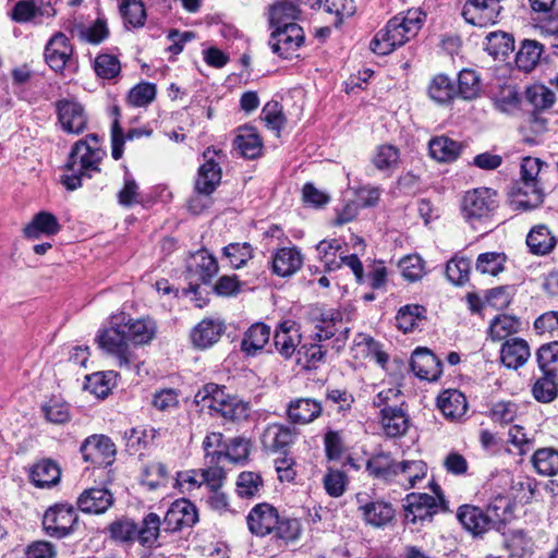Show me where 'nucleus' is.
<instances>
[{"instance_id": "obj_2", "label": "nucleus", "mask_w": 558, "mask_h": 558, "mask_svg": "<svg viewBox=\"0 0 558 558\" xmlns=\"http://www.w3.org/2000/svg\"><path fill=\"white\" fill-rule=\"evenodd\" d=\"M310 319L314 326L312 338L315 343L303 344L299 353L303 352L307 362L317 363L323 361L327 352L318 342L333 339L332 348L340 351L349 338L350 327L343 320L341 311L337 308H312Z\"/></svg>"}, {"instance_id": "obj_6", "label": "nucleus", "mask_w": 558, "mask_h": 558, "mask_svg": "<svg viewBox=\"0 0 558 558\" xmlns=\"http://www.w3.org/2000/svg\"><path fill=\"white\" fill-rule=\"evenodd\" d=\"M543 162L536 157H524L521 161V182L512 190V196L517 209L531 210L537 208L544 201V192L538 185V174L542 171Z\"/></svg>"}, {"instance_id": "obj_41", "label": "nucleus", "mask_w": 558, "mask_h": 558, "mask_svg": "<svg viewBox=\"0 0 558 558\" xmlns=\"http://www.w3.org/2000/svg\"><path fill=\"white\" fill-rule=\"evenodd\" d=\"M426 318V310L418 304H408L399 308L396 315V326L403 333H409L418 327V323Z\"/></svg>"}, {"instance_id": "obj_7", "label": "nucleus", "mask_w": 558, "mask_h": 558, "mask_svg": "<svg viewBox=\"0 0 558 558\" xmlns=\"http://www.w3.org/2000/svg\"><path fill=\"white\" fill-rule=\"evenodd\" d=\"M195 402L230 422H239L248 416L247 403L227 395L223 388L213 383L205 385L195 395Z\"/></svg>"}, {"instance_id": "obj_27", "label": "nucleus", "mask_w": 558, "mask_h": 558, "mask_svg": "<svg viewBox=\"0 0 558 558\" xmlns=\"http://www.w3.org/2000/svg\"><path fill=\"white\" fill-rule=\"evenodd\" d=\"M112 504L113 496L106 488L85 489L77 499L78 509L85 513H104Z\"/></svg>"}, {"instance_id": "obj_32", "label": "nucleus", "mask_w": 558, "mask_h": 558, "mask_svg": "<svg viewBox=\"0 0 558 558\" xmlns=\"http://www.w3.org/2000/svg\"><path fill=\"white\" fill-rule=\"evenodd\" d=\"M380 423L387 437H400L409 429V416L402 407L380 410Z\"/></svg>"}, {"instance_id": "obj_15", "label": "nucleus", "mask_w": 558, "mask_h": 558, "mask_svg": "<svg viewBox=\"0 0 558 558\" xmlns=\"http://www.w3.org/2000/svg\"><path fill=\"white\" fill-rule=\"evenodd\" d=\"M299 434V429L295 426L271 423L265 427L260 441L265 450L286 454L296 440Z\"/></svg>"}, {"instance_id": "obj_46", "label": "nucleus", "mask_w": 558, "mask_h": 558, "mask_svg": "<svg viewBox=\"0 0 558 558\" xmlns=\"http://www.w3.org/2000/svg\"><path fill=\"white\" fill-rule=\"evenodd\" d=\"M233 146L243 157L254 159L260 155L263 143L257 133L247 129L235 136Z\"/></svg>"}, {"instance_id": "obj_22", "label": "nucleus", "mask_w": 558, "mask_h": 558, "mask_svg": "<svg viewBox=\"0 0 558 558\" xmlns=\"http://www.w3.org/2000/svg\"><path fill=\"white\" fill-rule=\"evenodd\" d=\"M411 369L421 379L437 380L442 374L440 360L428 349L417 348L411 356Z\"/></svg>"}, {"instance_id": "obj_28", "label": "nucleus", "mask_w": 558, "mask_h": 558, "mask_svg": "<svg viewBox=\"0 0 558 558\" xmlns=\"http://www.w3.org/2000/svg\"><path fill=\"white\" fill-rule=\"evenodd\" d=\"M186 270L194 279H213L219 270L216 257L207 250L197 251L186 264Z\"/></svg>"}, {"instance_id": "obj_24", "label": "nucleus", "mask_w": 558, "mask_h": 558, "mask_svg": "<svg viewBox=\"0 0 558 558\" xmlns=\"http://www.w3.org/2000/svg\"><path fill=\"white\" fill-rule=\"evenodd\" d=\"M486 518L484 508L474 505H462L457 510L458 521L474 536L483 535L493 530Z\"/></svg>"}, {"instance_id": "obj_23", "label": "nucleus", "mask_w": 558, "mask_h": 558, "mask_svg": "<svg viewBox=\"0 0 558 558\" xmlns=\"http://www.w3.org/2000/svg\"><path fill=\"white\" fill-rule=\"evenodd\" d=\"M365 496L363 494L356 495L360 504L359 510L362 512L365 522L375 527H383L390 523L395 518L392 505L383 500L364 502Z\"/></svg>"}, {"instance_id": "obj_64", "label": "nucleus", "mask_w": 558, "mask_h": 558, "mask_svg": "<svg viewBox=\"0 0 558 558\" xmlns=\"http://www.w3.org/2000/svg\"><path fill=\"white\" fill-rule=\"evenodd\" d=\"M348 485V476L340 470L329 469L324 476V487L331 497H340L344 494Z\"/></svg>"}, {"instance_id": "obj_3", "label": "nucleus", "mask_w": 558, "mask_h": 558, "mask_svg": "<svg viewBox=\"0 0 558 558\" xmlns=\"http://www.w3.org/2000/svg\"><path fill=\"white\" fill-rule=\"evenodd\" d=\"M246 523L253 535L257 537L270 535L278 547H284L298 541L302 533L300 520L281 517L268 502L255 505L246 515Z\"/></svg>"}, {"instance_id": "obj_42", "label": "nucleus", "mask_w": 558, "mask_h": 558, "mask_svg": "<svg viewBox=\"0 0 558 558\" xmlns=\"http://www.w3.org/2000/svg\"><path fill=\"white\" fill-rule=\"evenodd\" d=\"M521 322L515 316L497 315L493 318L488 328V336L493 341H501L511 335L519 332Z\"/></svg>"}, {"instance_id": "obj_16", "label": "nucleus", "mask_w": 558, "mask_h": 558, "mask_svg": "<svg viewBox=\"0 0 558 558\" xmlns=\"http://www.w3.org/2000/svg\"><path fill=\"white\" fill-rule=\"evenodd\" d=\"M400 461L390 451L377 450L366 461L367 474L384 484H396Z\"/></svg>"}, {"instance_id": "obj_54", "label": "nucleus", "mask_w": 558, "mask_h": 558, "mask_svg": "<svg viewBox=\"0 0 558 558\" xmlns=\"http://www.w3.org/2000/svg\"><path fill=\"white\" fill-rule=\"evenodd\" d=\"M525 97L533 106V111L546 110L555 104L556 96L553 90L542 84H535L526 88Z\"/></svg>"}, {"instance_id": "obj_40", "label": "nucleus", "mask_w": 558, "mask_h": 558, "mask_svg": "<svg viewBox=\"0 0 558 558\" xmlns=\"http://www.w3.org/2000/svg\"><path fill=\"white\" fill-rule=\"evenodd\" d=\"M119 12L125 28H140L145 25L147 14L142 0H121Z\"/></svg>"}, {"instance_id": "obj_44", "label": "nucleus", "mask_w": 558, "mask_h": 558, "mask_svg": "<svg viewBox=\"0 0 558 558\" xmlns=\"http://www.w3.org/2000/svg\"><path fill=\"white\" fill-rule=\"evenodd\" d=\"M292 329L293 323L284 322L274 335L275 347L284 357L292 356L299 343L300 335L298 330H294V333H292Z\"/></svg>"}, {"instance_id": "obj_20", "label": "nucleus", "mask_w": 558, "mask_h": 558, "mask_svg": "<svg viewBox=\"0 0 558 558\" xmlns=\"http://www.w3.org/2000/svg\"><path fill=\"white\" fill-rule=\"evenodd\" d=\"M226 330L223 320L204 318L191 330L190 338L195 348L206 350L216 344Z\"/></svg>"}, {"instance_id": "obj_19", "label": "nucleus", "mask_w": 558, "mask_h": 558, "mask_svg": "<svg viewBox=\"0 0 558 558\" xmlns=\"http://www.w3.org/2000/svg\"><path fill=\"white\" fill-rule=\"evenodd\" d=\"M198 521V513L195 505L187 499L175 500L163 518L166 531L175 532L184 527H191Z\"/></svg>"}, {"instance_id": "obj_55", "label": "nucleus", "mask_w": 558, "mask_h": 558, "mask_svg": "<svg viewBox=\"0 0 558 558\" xmlns=\"http://www.w3.org/2000/svg\"><path fill=\"white\" fill-rule=\"evenodd\" d=\"M222 256L229 262L231 268L239 269L253 257V248L247 242L230 243L222 248Z\"/></svg>"}, {"instance_id": "obj_51", "label": "nucleus", "mask_w": 558, "mask_h": 558, "mask_svg": "<svg viewBox=\"0 0 558 558\" xmlns=\"http://www.w3.org/2000/svg\"><path fill=\"white\" fill-rule=\"evenodd\" d=\"M93 69L98 77L112 81L121 74V62L117 56L99 53L93 62Z\"/></svg>"}, {"instance_id": "obj_61", "label": "nucleus", "mask_w": 558, "mask_h": 558, "mask_svg": "<svg viewBox=\"0 0 558 558\" xmlns=\"http://www.w3.org/2000/svg\"><path fill=\"white\" fill-rule=\"evenodd\" d=\"M326 402L338 413L345 415L351 411L352 404L354 403V397L347 389L327 388Z\"/></svg>"}, {"instance_id": "obj_21", "label": "nucleus", "mask_w": 558, "mask_h": 558, "mask_svg": "<svg viewBox=\"0 0 558 558\" xmlns=\"http://www.w3.org/2000/svg\"><path fill=\"white\" fill-rule=\"evenodd\" d=\"M323 414L320 401L313 398L292 399L286 409L288 421L293 425H307Z\"/></svg>"}, {"instance_id": "obj_48", "label": "nucleus", "mask_w": 558, "mask_h": 558, "mask_svg": "<svg viewBox=\"0 0 558 558\" xmlns=\"http://www.w3.org/2000/svg\"><path fill=\"white\" fill-rule=\"evenodd\" d=\"M341 250V243L337 239L323 240L316 245V253L319 260L324 264L326 271H332L341 267L338 253Z\"/></svg>"}, {"instance_id": "obj_62", "label": "nucleus", "mask_w": 558, "mask_h": 558, "mask_svg": "<svg viewBox=\"0 0 558 558\" xmlns=\"http://www.w3.org/2000/svg\"><path fill=\"white\" fill-rule=\"evenodd\" d=\"M156 85L148 82H142L128 94V102L133 107H145L150 104L156 97Z\"/></svg>"}, {"instance_id": "obj_38", "label": "nucleus", "mask_w": 558, "mask_h": 558, "mask_svg": "<svg viewBox=\"0 0 558 558\" xmlns=\"http://www.w3.org/2000/svg\"><path fill=\"white\" fill-rule=\"evenodd\" d=\"M532 395L542 403L554 401L558 397V374L553 371L542 372L532 386Z\"/></svg>"}, {"instance_id": "obj_18", "label": "nucleus", "mask_w": 558, "mask_h": 558, "mask_svg": "<svg viewBox=\"0 0 558 558\" xmlns=\"http://www.w3.org/2000/svg\"><path fill=\"white\" fill-rule=\"evenodd\" d=\"M214 155H217V151L210 147L203 154L205 162L198 168L194 186L198 195L209 196L221 181V168L214 160Z\"/></svg>"}, {"instance_id": "obj_34", "label": "nucleus", "mask_w": 558, "mask_h": 558, "mask_svg": "<svg viewBox=\"0 0 558 558\" xmlns=\"http://www.w3.org/2000/svg\"><path fill=\"white\" fill-rule=\"evenodd\" d=\"M60 475L61 471L58 464L50 459H44L33 465L29 478L36 487L45 488L56 485Z\"/></svg>"}, {"instance_id": "obj_39", "label": "nucleus", "mask_w": 558, "mask_h": 558, "mask_svg": "<svg viewBox=\"0 0 558 558\" xmlns=\"http://www.w3.org/2000/svg\"><path fill=\"white\" fill-rule=\"evenodd\" d=\"M427 94L433 101L446 105L457 96V88L449 76L437 74L430 80Z\"/></svg>"}, {"instance_id": "obj_43", "label": "nucleus", "mask_w": 558, "mask_h": 558, "mask_svg": "<svg viewBox=\"0 0 558 558\" xmlns=\"http://www.w3.org/2000/svg\"><path fill=\"white\" fill-rule=\"evenodd\" d=\"M526 244L532 253L545 255L555 247L556 239L546 226L539 225L532 228L526 236Z\"/></svg>"}, {"instance_id": "obj_8", "label": "nucleus", "mask_w": 558, "mask_h": 558, "mask_svg": "<svg viewBox=\"0 0 558 558\" xmlns=\"http://www.w3.org/2000/svg\"><path fill=\"white\" fill-rule=\"evenodd\" d=\"M436 497L426 493H411L403 499L404 523L423 526L426 522H432L445 506V497L437 484L432 485Z\"/></svg>"}, {"instance_id": "obj_52", "label": "nucleus", "mask_w": 558, "mask_h": 558, "mask_svg": "<svg viewBox=\"0 0 558 558\" xmlns=\"http://www.w3.org/2000/svg\"><path fill=\"white\" fill-rule=\"evenodd\" d=\"M506 255L497 252H486L477 256L475 268L483 276H498L505 269Z\"/></svg>"}, {"instance_id": "obj_37", "label": "nucleus", "mask_w": 558, "mask_h": 558, "mask_svg": "<svg viewBox=\"0 0 558 558\" xmlns=\"http://www.w3.org/2000/svg\"><path fill=\"white\" fill-rule=\"evenodd\" d=\"M427 474V464L422 460L400 461L398 470V481L396 484L404 488H412L421 482Z\"/></svg>"}, {"instance_id": "obj_17", "label": "nucleus", "mask_w": 558, "mask_h": 558, "mask_svg": "<svg viewBox=\"0 0 558 558\" xmlns=\"http://www.w3.org/2000/svg\"><path fill=\"white\" fill-rule=\"evenodd\" d=\"M500 11L498 0H466L461 14L469 24L487 26L497 23Z\"/></svg>"}, {"instance_id": "obj_59", "label": "nucleus", "mask_w": 558, "mask_h": 558, "mask_svg": "<svg viewBox=\"0 0 558 558\" xmlns=\"http://www.w3.org/2000/svg\"><path fill=\"white\" fill-rule=\"evenodd\" d=\"M159 530V515L150 512L144 518L142 526L137 527L136 537L143 546H151L158 538Z\"/></svg>"}, {"instance_id": "obj_4", "label": "nucleus", "mask_w": 558, "mask_h": 558, "mask_svg": "<svg viewBox=\"0 0 558 558\" xmlns=\"http://www.w3.org/2000/svg\"><path fill=\"white\" fill-rule=\"evenodd\" d=\"M426 14L420 9H410L391 17L369 43L371 50L387 56L414 38L424 24Z\"/></svg>"}, {"instance_id": "obj_10", "label": "nucleus", "mask_w": 558, "mask_h": 558, "mask_svg": "<svg viewBox=\"0 0 558 558\" xmlns=\"http://www.w3.org/2000/svg\"><path fill=\"white\" fill-rule=\"evenodd\" d=\"M78 523V514L70 504H56L49 507L43 517V530L58 539L71 535Z\"/></svg>"}, {"instance_id": "obj_53", "label": "nucleus", "mask_w": 558, "mask_h": 558, "mask_svg": "<svg viewBox=\"0 0 558 558\" xmlns=\"http://www.w3.org/2000/svg\"><path fill=\"white\" fill-rule=\"evenodd\" d=\"M548 120L541 112L532 111L525 122L520 126V133L523 141L527 144H536L537 136L547 131Z\"/></svg>"}, {"instance_id": "obj_33", "label": "nucleus", "mask_w": 558, "mask_h": 558, "mask_svg": "<svg viewBox=\"0 0 558 558\" xmlns=\"http://www.w3.org/2000/svg\"><path fill=\"white\" fill-rule=\"evenodd\" d=\"M299 3L281 0L269 7V25L278 27L283 25H299L295 23L300 19L301 10Z\"/></svg>"}, {"instance_id": "obj_36", "label": "nucleus", "mask_w": 558, "mask_h": 558, "mask_svg": "<svg viewBox=\"0 0 558 558\" xmlns=\"http://www.w3.org/2000/svg\"><path fill=\"white\" fill-rule=\"evenodd\" d=\"M437 404L442 414L449 418H459L468 410L465 396L456 389L446 390L439 395Z\"/></svg>"}, {"instance_id": "obj_26", "label": "nucleus", "mask_w": 558, "mask_h": 558, "mask_svg": "<svg viewBox=\"0 0 558 558\" xmlns=\"http://www.w3.org/2000/svg\"><path fill=\"white\" fill-rule=\"evenodd\" d=\"M531 356L530 345L522 338H510L501 345V363L511 369L523 366Z\"/></svg>"}, {"instance_id": "obj_60", "label": "nucleus", "mask_w": 558, "mask_h": 558, "mask_svg": "<svg viewBox=\"0 0 558 558\" xmlns=\"http://www.w3.org/2000/svg\"><path fill=\"white\" fill-rule=\"evenodd\" d=\"M399 157L400 151L396 146L385 144L377 147L372 162L376 169L380 171H387L398 165Z\"/></svg>"}, {"instance_id": "obj_56", "label": "nucleus", "mask_w": 558, "mask_h": 558, "mask_svg": "<svg viewBox=\"0 0 558 558\" xmlns=\"http://www.w3.org/2000/svg\"><path fill=\"white\" fill-rule=\"evenodd\" d=\"M354 345L365 357L375 360L380 365L388 361V355L381 350L380 343L368 335L359 333L354 338Z\"/></svg>"}, {"instance_id": "obj_12", "label": "nucleus", "mask_w": 558, "mask_h": 558, "mask_svg": "<svg viewBox=\"0 0 558 558\" xmlns=\"http://www.w3.org/2000/svg\"><path fill=\"white\" fill-rule=\"evenodd\" d=\"M268 45L272 53L282 59H291L305 43V33L300 25L270 27Z\"/></svg>"}, {"instance_id": "obj_45", "label": "nucleus", "mask_w": 558, "mask_h": 558, "mask_svg": "<svg viewBox=\"0 0 558 558\" xmlns=\"http://www.w3.org/2000/svg\"><path fill=\"white\" fill-rule=\"evenodd\" d=\"M543 53V46L536 40L525 39L515 56V63L524 72L532 71Z\"/></svg>"}, {"instance_id": "obj_9", "label": "nucleus", "mask_w": 558, "mask_h": 558, "mask_svg": "<svg viewBox=\"0 0 558 558\" xmlns=\"http://www.w3.org/2000/svg\"><path fill=\"white\" fill-rule=\"evenodd\" d=\"M46 64L54 73L72 75L78 71V58L71 39L62 32L54 33L44 49Z\"/></svg>"}, {"instance_id": "obj_63", "label": "nucleus", "mask_w": 558, "mask_h": 558, "mask_svg": "<svg viewBox=\"0 0 558 558\" xmlns=\"http://www.w3.org/2000/svg\"><path fill=\"white\" fill-rule=\"evenodd\" d=\"M398 267L403 279H422L425 272V263L417 254H409L400 259Z\"/></svg>"}, {"instance_id": "obj_29", "label": "nucleus", "mask_w": 558, "mask_h": 558, "mask_svg": "<svg viewBox=\"0 0 558 558\" xmlns=\"http://www.w3.org/2000/svg\"><path fill=\"white\" fill-rule=\"evenodd\" d=\"M60 230L61 225L57 217L52 213L41 210L34 215L32 220L25 226L24 235L27 239L36 240L43 235H56Z\"/></svg>"}, {"instance_id": "obj_35", "label": "nucleus", "mask_w": 558, "mask_h": 558, "mask_svg": "<svg viewBox=\"0 0 558 558\" xmlns=\"http://www.w3.org/2000/svg\"><path fill=\"white\" fill-rule=\"evenodd\" d=\"M484 510L490 527L500 532L505 527L511 512L510 498L504 495H497L489 501Z\"/></svg>"}, {"instance_id": "obj_14", "label": "nucleus", "mask_w": 558, "mask_h": 558, "mask_svg": "<svg viewBox=\"0 0 558 558\" xmlns=\"http://www.w3.org/2000/svg\"><path fill=\"white\" fill-rule=\"evenodd\" d=\"M58 121L64 132L81 134L87 125V114L81 102L76 99H59L56 101Z\"/></svg>"}, {"instance_id": "obj_1", "label": "nucleus", "mask_w": 558, "mask_h": 558, "mask_svg": "<svg viewBox=\"0 0 558 558\" xmlns=\"http://www.w3.org/2000/svg\"><path fill=\"white\" fill-rule=\"evenodd\" d=\"M156 331L157 326L153 319H133L130 314L120 312L110 317L109 327L99 332L97 342L116 359L121 369L138 372L143 361L135 353V348L149 343Z\"/></svg>"}, {"instance_id": "obj_57", "label": "nucleus", "mask_w": 558, "mask_h": 558, "mask_svg": "<svg viewBox=\"0 0 558 558\" xmlns=\"http://www.w3.org/2000/svg\"><path fill=\"white\" fill-rule=\"evenodd\" d=\"M110 114L113 117L111 124V156L114 160H119L124 151V133L120 124L121 109L118 105L112 106Z\"/></svg>"}, {"instance_id": "obj_49", "label": "nucleus", "mask_w": 558, "mask_h": 558, "mask_svg": "<svg viewBox=\"0 0 558 558\" xmlns=\"http://www.w3.org/2000/svg\"><path fill=\"white\" fill-rule=\"evenodd\" d=\"M264 488V481L259 473L252 471L241 472L236 480V493L241 498L259 497Z\"/></svg>"}, {"instance_id": "obj_13", "label": "nucleus", "mask_w": 558, "mask_h": 558, "mask_svg": "<svg viewBox=\"0 0 558 558\" xmlns=\"http://www.w3.org/2000/svg\"><path fill=\"white\" fill-rule=\"evenodd\" d=\"M83 459L95 466L106 468L113 463L116 446L105 435H92L87 437L80 448Z\"/></svg>"}, {"instance_id": "obj_58", "label": "nucleus", "mask_w": 558, "mask_h": 558, "mask_svg": "<svg viewBox=\"0 0 558 558\" xmlns=\"http://www.w3.org/2000/svg\"><path fill=\"white\" fill-rule=\"evenodd\" d=\"M536 361L541 372L558 374V341L542 344L536 352Z\"/></svg>"}, {"instance_id": "obj_50", "label": "nucleus", "mask_w": 558, "mask_h": 558, "mask_svg": "<svg viewBox=\"0 0 558 558\" xmlns=\"http://www.w3.org/2000/svg\"><path fill=\"white\" fill-rule=\"evenodd\" d=\"M532 463L538 474L554 476L558 473V451L553 448H542L535 451Z\"/></svg>"}, {"instance_id": "obj_30", "label": "nucleus", "mask_w": 558, "mask_h": 558, "mask_svg": "<svg viewBox=\"0 0 558 558\" xmlns=\"http://www.w3.org/2000/svg\"><path fill=\"white\" fill-rule=\"evenodd\" d=\"M271 264L277 276H292L302 267L303 255L296 246L282 247L275 253Z\"/></svg>"}, {"instance_id": "obj_47", "label": "nucleus", "mask_w": 558, "mask_h": 558, "mask_svg": "<svg viewBox=\"0 0 558 558\" xmlns=\"http://www.w3.org/2000/svg\"><path fill=\"white\" fill-rule=\"evenodd\" d=\"M457 96L471 100L476 98L481 90V77L474 70L464 69L458 75Z\"/></svg>"}, {"instance_id": "obj_25", "label": "nucleus", "mask_w": 558, "mask_h": 558, "mask_svg": "<svg viewBox=\"0 0 558 558\" xmlns=\"http://www.w3.org/2000/svg\"><path fill=\"white\" fill-rule=\"evenodd\" d=\"M427 147L429 157L441 163L456 161L463 150L461 142L454 141L447 135L433 136L428 141Z\"/></svg>"}, {"instance_id": "obj_31", "label": "nucleus", "mask_w": 558, "mask_h": 558, "mask_svg": "<svg viewBox=\"0 0 558 558\" xmlns=\"http://www.w3.org/2000/svg\"><path fill=\"white\" fill-rule=\"evenodd\" d=\"M271 335L270 327L264 323L253 324L243 335L241 350L247 356H255L260 353L269 342Z\"/></svg>"}, {"instance_id": "obj_5", "label": "nucleus", "mask_w": 558, "mask_h": 558, "mask_svg": "<svg viewBox=\"0 0 558 558\" xmlns=\"http://www.w3.org/2000/svg\"><path fill=\"white\" fill-rule=\"evenodd\" d=\"M106 156V151H95L84 143H75L69 154L64 166L69 174L61 177V183L69 191H75L82 186L83 178H93L94 173L100 172V162Z\"/></svg>"}, {"instance_id": "obj_11", "label": "nucleus", "mask_w": 558, "mask_h": 558, "mask_svg": "<svg viewBox=\"0 0 558 558\" xmlns=\"http://www.w3.org/2000/svg\"><path fill=\"white\" fill-rule=\"evenodd\" d=\"M497 193L488 187L468 191L462 199V215L466 221L474 223L488 218L498 207Z\"/></svg>"}]
</instances>
